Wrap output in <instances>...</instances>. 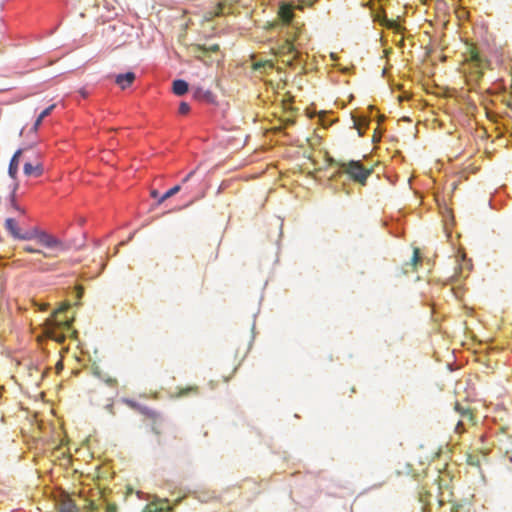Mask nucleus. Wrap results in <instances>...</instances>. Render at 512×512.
Returning a JSON list of instances; mask_svg holds the SVG:
<instances>
[{
	"mask_svg": "<svg viewBox=\"0 0 512 512\" xmlns=\"http://www.w3.org/2000/svg\"><path fill=\"white\" fill-rule=\"evenodd\" d=\"M197 391H198V387L197 386H190V387H187V388H180L177 396L178 397H185L189 393H191V392L196 393Z\"/></svg>",
	"mask_w": 512,
	"mask_h": 512,
	"instance_id": "c85d7f7f",
	"label": "nucleus"
},
{
	"mask_svg": "<svg viewBox=\"0 0 512 512\" xmlns=\"http://www.w3.org/2000/svg\"><path fill=\"white\" fill-rule=\"evenodd\" d=\"M4 227L14 239H19L21 230L18 227L17 221L14 218H7L5 220Z\"/></svg>",
	"mask_w": 512,
	"mask_h": 512,
	"instance_id": "4468645a",
	"label": "nucleus"
},
{
	"mask_svg": "<svg viewBox=\"0 0 512 512\" xmlns=\"http://www.w3.org/2000/svg\"><path fill=\"white\" fill-rule=\"evenodd\" d=\"M347 172L354 181L364 185L372 169L366 168L360 161L353 160L348 163Z\"/></svg>",
	"mask_w": 512,
	"mask_h": 512,
	"instance_id": "20e7f679",
	"label": "nucleus"
},
{
	"mask_svg": "<svg viewBox=\"0 0 512 512\" xmlns=\"http://www.w3.org/2000/svg\"><path fill=\"white\" fill-rule=\"evenodd\" d=\"M279 15L284 23V25L288 24V4L285 1L281 2Z\"/></svg>",
	"mask_w": 512,
	"mask_h": 512,
	"instance_id": "5701e85b",
	"label": "nucleus"
},
{
	"mask_svg": "<svg viewBox=\"0 0 512 512\" xmlns=\"http://www.w3.org/2000/svg\"><path fill=\"white\" fill-rule=\"evenodd\" d=\"M117 511H118V507L116 504L108 503L106 505V512H117Z\"/></svg>",
	"mask_w": 512,
	"mask_h": 512,
	"instance_id": "72a5a7b5",
	"label": "nucleus"
},
{
	"mask_svg": "<svg viewBox=\"0 0 512 512\" xmlns=\"http://www.w3.org/2000/svg\"><path fill=\"white\" fill-rule=\"evenodd\" d=\"M456 410L459 411L462 416H469L470 418L472 417V414L468 410L461 408L459 404L456 405Z\"/></svg>",
	"mask_w": 512,
	"mask_h": 512,
	"instance_id": "473e14b6",
	"label": "nucleus"
},
{
	"mask_svg": "<svg viewBox=\"0 0 512 512\" xmlns=\"http://www.w3.org/2000/svg\"><path fill=\"white\" fill-rule=\"evenodd\" d=\"M194 174V171H191L190 173H188L185 178L183 179V182H187L189 181V179L193 176Z\"/></svg>",
	"mask_w": 512,
	"mask_h": 512,
	"instance_id": "58836bf2",
	"label": "nucleus"
},
{
	"mask_svg": "<svg viewBox=\"0 0 512 512\" xmlns=\"http://www.w3.org/2000/svg\"><path fill=\"white\" fill-rule=\"evenodd\" d=\"M292 104H293V97L290 94V108H289V111H290V126L293 124L292 116H293L294 112L297 110L296 108L293 107Z\"/></svg>",
	"mask_w": 512,
	"mask_h": 512,
	"instance_id": "2f4dec72",
	"label": "nucleus"
},
{
	"mask_svg": "<svg viewBox=\"0 0 512 512\" xmlns=\"http://www.w3.org/2000/svg\"><path fill=\"white\" fill-rule=\"evenodd\" d=\"M255 318H256V314H254V319ZM251 330H252V339H254L255 338V320L253 321ZM251 341H253V340H251ZM251 344H252V342H250L249 348L251 347Z\"/></svg>",
	"mask_w": 512,
	"mask_h": 512,
	"instance_id": "e433bc0d",
	"label": "nucleus"
},
{
	"mask_svg": "<svg viewBox=\"0 0 512 512\" xmlns=\"http://www.w3.org/2000/svg\"><path fill=\"white\" fill-rule=\"evenodd\" d=\"M315 2L316 0H290V69L296 67L302 69L308 58V52L302 47L307 37L301 33L295 37L293 36L294 30L297 29L293 24V12L294 10L303 11L306 7H311Z\"/></svg>",
	"mask_w": 512,
	"mask_h": 512,
	"instance_id": "f257e3e1",
	"label": "nucleus"
},
{
	"mask_svg": "<svg viewBox=\"0 0 512 512\" xmlns=\"http://www.w3.org/2000/svg\"><path fill=\"white\" fill-rule=\"evenodd\" d=\"M136 79V75L132 71L120 73L115 75V83L120 86L122 90L130 87Z\"/></svg>",
	"mask_w": 512,
	"mask_h": 512,
	"instance_id": "1a4fd4ad",
	"label": "nucleus"
},
{
	"mask_svg": "<svg viewBox=\"0 0 512 512\" xmlns=\"http://www.w3.org/2000/svg\"><path fill=\"white\" fill-rule=\"evenodd\" d=\"M468 463H469L470 465L478 466V465H479V460H478V459H475V457H474V456L469 455V457H468Z\"/></svg>",
	"mask_w": 512,
	"mask_h": 512,
	"instance_id": "c9c22d12",
	"label": "nucleus"
},
{
	"mask_svg": "<svg viewBox=\"0 0 512 512\" xmlns=\"http://www.w3.org/2000/svg\"><path fill=\"white\" fill-rule=\"evenodd\" d=\"M183 498H178L176 500V503L174 506H170L169 505V500L168 499H165L164 500V503L166 504L165 506L161 505L158 509H157V512H174V507L176 505H179L181 503Z\"/></svg>",
	"mask_w": 512,
	"mask_h": 512,
	"instance_id": "4be33fe9",
	"label": "nucleus"
},
{
	"mask_svg": "<svg viewBox=\"0 0 512 512\" xmlns=\"http://www.w3.org/2000/svg\"><path fill=\"white\" fill-rule=\"evenodd\" d=\"M181 190L180 185H175L172 188L168 189L161 197L158 199V204L163 203L167 199L171 198L172 196L176 195Z\"/></svg>",
	"mask_w": 512,
	"mask_h": 512,
	"instance_id": "aec40b11",
	"label": "nucleus"
},
{
	"mask_svg": "<svg viewBox=\"0 0 512 512\" xmlns=\"http://www.w3.org/2000/svg\"><path fill=\"white\" fill-rule=\"evenodd\" d=\"M23 251L27 252V253H31V254H38V255H41V256H43L45 258L52 257L51 254L45 253L44 251H42L40 249H36V248H34V247L30 246V245H25L23 247Z\"/></svg>",
	"mask_w": 512,
	"mask_h": 512,
	"instance_id": "412c9836",
	"label": "nucleus"
},
{
	"mask_svg": "<svg viewBox=\"0 0 512 512\" xmlns=\"http://www.w3.org/2000/svg\"><path fill=\"white\" fill-rule=\"evenodd\" d=\"M92 374L97 377L98 379H104V373L101 371L100 367L98 365H93L92 368Z\"/></svg>",
	"mask_w": 512,
	"mask_h": 512,
	"instance_id": "7c9ffc66",
	"label": "nucleus"
},
{
	"mask_svg": "<svg viewBox=\"0 0 512 512\" xmlns=\"http://www.w3.org/2000/svg\"><path fill=\"white\" fill-rule=\"evenodd\" d=\"M239 0H218V8L220 10L221 13H225L226 12V8H229L236 2H238Z\"/></svg>",
	"mask_w": 512,
	"mask_h": 512,
	"instance_id": "b1692460",
	"label": "nucleus"
},
{
	"mask_svg": "<svg viewBox=\"0 0 512 512\" xmlns=\"http://www.w3.org/2000/svg\"><path fill=\"white\" fill-rule=\"evenodd\" d=\"M385 26L388 29L394 30L396 33H402V31L404 30V28L400 24H398L395 20L386 19Z\"/></svg>",
	"mask_w": 512,
	"mask_h": 512,
	"instance_id": "393cba45",
	"label": "nucleus"
},
{
	"mask_svg": "<svg viewBox=\"0 0 512 512\" xmlns=\"http://www.w3.org/2000/svg\"><path fill=\"white\" fill-rule=\"evenodd\" d=\"M32 263H33L34 266L40 268V265L42 264V260L41 259H35V260H33Z\"/></svg>",
	"mask_w": 512,
	"mask_h": 512,
	"instance_id": "4c0bfd02",
	"label": "nucleus"
},
{
	"mask_svg": "<svg viewBox=\"0 0 512 512\" xmlns=\"http://www.w3.org/2000/svg\"><path fill=\"white\" fill-rule=\"evenodd\" d=\"M190 111H191V107H190V105L187 102L182 101L179 104V108H178V114L179 115L186 116V115H188L190 113Z\"/></svg>",
	"mask_w": 512,
	"mask_h": 512,
	"instance_id": "cd10ccee",
	"label": "nucleus"
},
{
	"mask_svg": "<svg viewBox=\"0 0 512 512\" xmlns=\"http://www.w3.org/2000/svg\"><path fill=\"white\" fill-rule=\"evenodd\" d=\"M283 223H284V220L282 219L281 224H280V236H282V235H283V231H282V229H283Z\"/></svg>",
	"mask_w": 512,
	"mask_h": 512,
	"instance_id": "a19ab883",
	"label": "nucleus"
},
{
	"mask_svg": "<svg viewBox=\"0 0 512 512\" xmlns=\"http://www.w3.org/2000/svg\"><path fill=\"white\" fill-rule=\"evenodd\" d=\"M501 93H503V99L502 102L512 110V91L507 94L506 87L501 88Z\"/></svg>",
	"mask_w": 512,
	"mask_h": 512,
	"instance_id": "a878e982",
	"label": "nucleus"
},
{
	"mask_svg": "<svg viewBox=\"0 0 512 512\" xmlns=\"http://www.w3.org/2000/svg\"><path fill=\"white\" fill-rule=\"evenodd\" d=\"M189 91V83L184 79H175L172 82V92L176 96H184Z\"/></svg>",
	"mask_w": 512,
	"mask_h": 512,
	"instance_id": "ddd939ff",
	"label": "nucleus"
},
{
	"mask_svg": "<svg viewBox=\"0 0 512 512\" xmlns=\"http://www.w3.org/2000/svg\"><path fill=\"white\" fill-rule=\"evenodd\" d=\"M385 129L381 126H377L374 130L373 136H372V142L374 144H377L381 141L382 135L384 134Z\"/></svg>",
	"mask_w": 512,
	"mask_h": 512,
	"instance_id": "bb28decb",
	"label": "nucleus"
},
{
	"mask_svg": "<svg viewBox=\"0 0 512 512\" xmlns=\"http://www.w3.org/2000/svg\"><path fill=\"white\" fill-rule=\"evenodd\" d=\"M55 108V105H50L49 107L45 108L37 117L33 129L38 130L39 127L42 125L43 120L51 114L53 109Z\"/></svg>",
	"mask_w": 512,
	"mask_h": 512,
	"instance_id": "a211bd4d",
	"label": "nucleus"
},
{
	"mask_svg": "<svg viewBox=\"0 0 512 512\" xmlns=\"http://www.w3.org/2000/svg\"><path fill=\"white\" fill-rule=\"evenodd\" d=\"M78 94L82 99H87L89 97V92L84 88L80 89Z\"/></svg>",
	"mask_w": 512,
	"mask_h": 512,
	"instance_id": "f704fd0d",
	"label": "nucleus"
},
{
	"mask_svg": "<svg viewBox=\"0 0 512 512\" xmlns=\"http://www.w3.org/2000/svg\"><path fill=\"white\" fill-rule=\"evenodd\" d=\"M305 115L307 118H313L315 116H317L318 118V124L324 128V129H327L328 127H330L333 123L332 119H330V116L328 113L326 112H319L317 113L315 110H312L311 108H305Z\"/></svg>",
	"mask_w": 512,
	"mask_h": 512,
	"instance_id": "6e6552de",
	"label": "nucleus"
},
{
	"mask_svg": "<svg viewBox=\"0 0 512 512\" xmlns=\"http://www.w3.org/2000/svg\"><path fill=\"white\" fill-rule=\"evenodd\" d=\"M101 380L105 382V384L108 385L109 387H116L118 383L115 378L109 377L106 374H104V379Z\"/></svg>",
	"mask_w": 512,
	"mask_h": 512,
	"instance_id": "c756f323",
	"label": "nucleus"
},
{
	"mask_svg": "<svg viewBox=\"0 0 512 512\" xmlns=\"http://www.w3.org/2000/svg\"><path fill=\"white\" fill-rule=\"evenodd\" d=\"M63 314V311H54L41 324L43 334L60 344L66 340L67 334L72 329V324L66 317L60 318Z\"/></svg>",
	"mask_w": 512,
	"mask_h": 512,
	"instance_id": "f03ea898",
	"label": "nucleus"
},
{
	"mask_svg": "<svg viewBox=\"0 0 512 512\" xmlns=\"http://www.w3.org/2000/svg\"><path fill=\"white\" fill-rule=\"evenodd\" d=\"M24 174L28 177H40L43 174V166L39 163L26 162L23 167Z\"/></svg>",
	"mask_w": 512,
	"mask_h": 512,
	"instance_id": "f8f14e48",
	"label": "nucleus"
},
{
	"mask_svg": "<svg viewBox=\"0 0 512 512\" xmlns=\"http://www.w3.org/2000/svg\"><path fill=\"white\" fill-rule=\"evenodd\" d=\"M158 195H159V193H158V191H157V190H152V191H151V197H152V198H155V199H156V198H158Z\"/></svg>",
	"mask_w": 512,
	"mask_h": 512,
	"instance_id": "ea45409f",
	"label": "nucleus"
},
{
	"mask_svg": "<svg viewBox=\"0 0 512 512\" xmlns=\"http://www.w3.org/2000/svg\"><path fill=\"white\" fill-rule=\"evenodd\" d=\"M353 128L358 132L359 137H363L365 131L369 128L371 116L365 114H352Z\"/></svg>",
	"mask_w": 512,
	"mask_h": 512,
	"instance_id": "0eeeda50",
	"label": "nucleus"
},
{
	"mask_svg": "<svg viewBox=\"0 0 512 512\" xmlns=\"http://www.w3.org/2000/svg\"><path fill=\"white\" fill-rule=\"evenodd\" d=\"M471 65V75L478 81L482 79L484 70L489 67L490 62L485 59L476 48H471L468 55Z\"/></svg>",
	"mask_w": 512,
	"mask_h": 512,
	"instance_id": "7ed1b4c3",
	"label": "nucleus"
},
{
	"mask_svg": "<svg viewBox=\"0 0 512 512\" xmlns=\"http://www.w3.org/2000/svg\"><path fill=\"white\" fill-rule=\"evenodd\" d=\"M37 242L48 249H64V244L59 238L42 229Z\"/></svg>",
	"mask_w": 512,
	"mask_h": 512,
	"instance_id": "423d86ee",
	"label": "nucleus"
},
{
	"mask_svg": "<svg viewBox=\"0 0 512 512\" xmlns=\"http://www.w3.org/2000/svg\"><path fill=\"white\" fill-rule=\"evenodd\" d=\"M193 496L202 503H207L216 497L214 491H194Z\"/></svg>",
	"mask_w": 512,
	"mask_h": 512,
	"instance_id": "f3484780",
	"label": "nucleus"
},
{
	"mask_svg": "<svg viewBox=\"0 0 512 512\" xmlns=\"http://www.w3.org/2000/svg\"><path fill=\"white\" fill-rule=\"evenodd\" d=\"M23 154V149H18L14 155L12 156L9 167H8V174L11 178L15 179L18 173L20 158Z\"/></svg>",
	"mask_w": 512,
	"mask_h": 512,
	"instance_id": "9b49d317",
	"label": "nucleus"
},
{
	"mask_svg": "<svg viewBox=\"0 0 512 512\" xmlns=\"http://www.w3.org/2000/svg\"><path fill=\"white\" fill-rule=\"evenodd\" d=\"M16 189H17V185L14 186V189L13 191L10 193L9 195V202H10V205L11 207L18 211L21 215H25L26 214V211L23 207H21L17 200H16Z\"/></svg>",
	"mask_w": 512,
	"mask_h": 512,
	"instance_id": "6ab92c4d",
	"label": "nucleus"
},
{
	"mask_svg": "<svg viewBox=\"0 0 512 512\" xmlns=\"http://www.w3.org/2000/svg\"><path fill=\"white\" fill-rule=\"evenodd\" d=\"M253 70L259 74H268L270 71L276 69V73L279 75L280 80L285 84L287 82V73L282 71L280 67H276L275 63L272 60H260L253 62Z\"/></svg>",
	"mask_w": 512,
	"mask_h": 512,
	"instance_id": "39448f33",
	"label": "nucleus"
},
{
	"mask_svg": "<svg viewBox=\"0 0 512 512\" xmlns=\"http://www.w3.org/2000/svg\"><path fill=\"white\" fill-rule=\"evenodd\" d=\"M40 231H41V229L38 227H33L30 230H27L25 232L21 231V234H20L18 240H22V241L37 240L38 241Z\"/></svg>",
	"mask_w": 512,
	"mask_h": 512,
	"instance_id": "dca6fc26",
	"label": "nucleus"
},
{
	"mask_svg": "<svg viewBox=\"0 0 512 512\" xmlns=\"http://www.w3.org/2000/svg\"><path fill=\"white\" fill-rule=\"evenodd\" d=\"M193 98L195 100L204 102V103H214L215 96L210 90H206L203 87H195L192 91Z\"/></svg>",
	"mask_w": 512,
	"mask_h": 512,
	"instance_id": "9d476101",
	"label": "nucleus"
},
{
	"mask_svg": "<svg viewBox=\"0 0 512 512\" xmlns=\"http://www.w3.org/2000/svg\"><path fill=\"white\" fill-rule=\"evenodd\" d=\"M422 262L421 255L419 252V249L415 248L413 251V256L411 258L410 262H407L405 264V273H408L410 271H415L418 264Z\"/></svg>",
	"mask_w": 512,
	"mask_h": 512,
	"instance_id": "2eb2a0df",
	"label": "nucleus"
}]
</instances>
